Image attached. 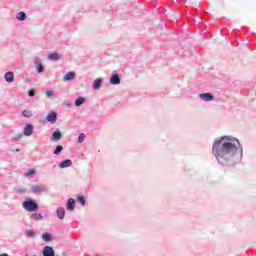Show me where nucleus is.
Here are the masks:
<instances>
[{
    "instance_id": "f257e3e1",
    "label": "nucleus",
    "mask_w": 256,
    "mask_h": 256,
    "mask_svg": "<svg viewBox=\"0 0 256 256\" xmlns=\"http://www.w3.org/2000/svg\"><path fill=\"white\" fill-rule=\"evenodd\" d=\"M212 154L222 167H235L243 159V145L239 139L224 135L214 141Z\"/></svg>"
},
{
    "instance_id": "f03ea898",
    "label": "nucleus",
    "mask_w": 256,
    "mask_h": 256,
    "mask_svg": "<svg viewBox=\"0 0 256 256\" xmlns=\"http://www.w3.org/2000/svg\"><path fill=\"white\" fill-rule=\"evenodd\" d=\"M22 207L26 211L32 212L37 211L39 209V204H37V202L34 199L28 198L23 202Z\"/></svg>"
},
{
    "instance_id": "7ed1b4c3",
    "label": "nucleus",
    "mask_w": 256,
    "mask_h": 256,
    "mask_svg": "<svg viewBox=\"0 0 256 256\" xmlns=\"http://www.w3.org/2000/svg\"><path fill=\"white\" fill-rule=\"evenodd\" d=\"M199 99H202V101H214L215 96H213V94L209 92H206V93L199 94Z\"/></svg>"
},
{
    "instance_id": "20e7f679",
    "label": "nucleus",
    "mask_w": 256,
    "mask_h": 256,
    "mask_svg": "<svg viewBox=\"0 0 256 256\" xmlns=\"http://www.w3.org/2000/svg\"><path fill=\"white\" fill-rule=\"evenodd\" d=\"M33 193L39 194V193H47V187L40 186V185H33L31 187Z\"/></svg>"
},
{
    "instance_id": "39448f33",
    "label": "nucleus",
    "mask_w": 256,
    "mask_h": 256,
    "mask_svg": "<svg viewBox=\"0 0 256 256\" xmlns=\"http://www.w3.org/2000/svg\"><path fill=\"white\" fill-rule=\"evenodd\" d=\"M43 256H55V250L51 246H45L42 250Z\"/></svg>"
},
{
    "instance_id": "423d86ee",
    "label": "nucleus",
    "mask_w": 256,
    "mask_h": 256,
    "mask_svg": "<svg viewBox=\"0 0 256 256\" xmlns=\"http://www.w3.org/2000/svg\"><path fill=\"white\" fill-rule=\"evenodd\" d=\"M4 79L6 83H13V81H15V73H13V71L6 72Z\"/></svg>"
},
{
    "instance_id": "0eeeda50",
    "label": "nucleus",
    "mask_w": 256,
    "mask_h": 256,
    "mask_svg": "<svg viewBox=\"0 0 256 256\" xmlns=\"http://www.w3.org/2000/svg\"><path fill=\"white\" fill-rule=\"evenodd\" d=\"M33 129L34 127L32 124H26L23 130V135H25V137H31V135H33Z\"/></svg>"
},
{
    "instance_id": "6e6552de",
    "label": "nucleus",
    "mask_w": 256,
    "mask_h": 256,
    "mask_svg": "<svg viewBox=\"0 0 256 256\" xmlns=\"http://www.w3.org/2000/svg\"><path fill=\"white\" fill-rule=\"evenodd\" d=\"M121 84V77L119 74H112L110 77V85H120Z\"/></svg>"
},
{
    "instance_id": "1a4fd4ad",
    "label": "nucleus",
    "mask_w": 256,
    "mask_h": 256,
    "mask_svg": "<svg viewBox=\"0 0 256 256\" xmlns=\"http://www.w3.org/2000/svg\"><path fill=\"white\" fill-rule=\"evenodd\" d=\"M67 211H75V199L69 198L66 203Z\"/></svg>"
},
{
    "instance_id": "9d476101",
    "label": "nucleus",
    "mask_w": 256,
    "mask_h": 256,
    "mask_svg": "<svg viewBox=\"0 0 256 256\" xmlns=\"http://www.w3.org/2000/svg\"><path fill=\"white\" fill-rule=\"evenodd\" d=\"M46 121H48V123H56L57 122V113L50 112L46 117Z\"/></svg>"
},
{
    "instance_id": "9b49d317",
    "label": "nucleus",
    "mask_w": 256,
    "mask_h": 256,
    "mask_svg": "<svg viewBox=\"0 0 256 256\" xmlns=\"http://www.w3.org/2000/svg\"><path fill=\"white\" fill-rule=\"evenodd\" d=\"M71 165H73V161H71V159H66V160L60 162L58 167L60 169H67V167H71Z\"/></svg>"
},
{
    "instance_id": "f8f14e48",
    "label": "nucleus",
    "mask_w": 256,
    "mask_h": 256,
    "mask_svg": "<svg viewBox=\"0 0 256 256\" xmlns=\"http://www.w3.org/2000/svg\"><path fill=\"white\" fill-rule=\"evenodd\" d=\"M102 83H103V79H101V78H96V79L94 80V82H93V89H94L95 91L101 89Z\"/></svg>"
},
{
    "instance_id": "ddd939ff",
    "label": "nucleus",
    "mask_w": 256,
    "mask_h": 256,
    "mask_svg": "<svg viewBox=\"0 0 256 256\" xmlns=\"http://www.w3.org/2000/svg\"><path fill=\"white\" fill-rule=\"evenodd\" d=\"M63 137V134H61V131H54L51 136V141H59Z\"/></svg>"
},
{
    "instance_id": "4468645a",
    "label": "nucleus",
    "mask_w": 256,
    "mask_h": 256,
    "mask_svg": "<svg viewBox=\"0 0 256 256\" xmlns=\"http://www.w3.org/2000/svg\"><path fill=\"white\" fill-rule=\"evenodd\" d=\"M34 65L37 73H43L45 71V66H43V63L36 61L34 62Z\"/></svg>"
},
{
    "instance_id": "2eb2a0df",
    "label": "nucleus",
    "mask_w": 256,
    "mask_h": 256,
    "mask_svg": "<svg viewBox=\"0 0 256 256\" xmlns=\"http://www.w3.org/2000/svg\"><path fill=\"white\" fill-rule=\"evenodd\" d=\"M56 215H57L58 219H65V208H63V207L57 208Z\"/></svg>"
},
{
    "instance_id": "dca6fc26",
    "label": "nucleus",
    "mask_w": 256,
    "mask_h": 256,
    "mask_svg": "<svg viewBox=\"0 0 256 256\" xmlns=\"http://www.w3.org/2000/svg\"><path fill=\"white\" fill-rule=\"evenodd\" d=\"M64 81H73V79H75V73L74 72H67L64 77H63Z\"/></svg>"
},
{
    "instance_id": "f3484780",
    "label": "nucleus",
    "mask_w": 256,
    "mask_h": 256,
    "mask_svg": "<svg viewBox=\"0 0 256 256\" xmlns=\"http://www.w3.org/2000/svg\"><path fill=\"white\" fill-rule=\"evenodd\" d=\"M76 201L80 203L81 207H85V204L87 203V199H85V196L83 195L77 196Z\"/></svg>"
},
{
    "instance_id": "a211bd4d",
    "label": "nucleus",
    "mask_w": 256,
    "mask_h": 256,
    "mask_svg": "<svg viewBox=\"0 0 256 256\" xmlns=\"http://www.w3.org/2000/svg\"><path fill=\"white\" fill-rule=\"evenodd\" d=\"M16 19L18 21H25V19H27V14L24 11H21L16 15Z\"/></svg>"
},
{
    "instance_id": "6ab92c4d",
    "label": "nucleus",
    "mask_w": 256,
    "mask_h": 256,
    "mask_svg": "<svg viewBox=\"0 0 256 256\" xmlns=\"http://www.w3.org/2000/svg\"><path fill=\"white\" fill-rule=\"evenodd\" d=\"M85 103V98L83 96L78 97L75 100V107H81Z\"/></svg>"
},
{
    "instance_id": "aec40b11",
    "label": "nucleus",
    "mask_w": 256,
    "mask_h": 256,
    "mask_svg": "<svg viewBox=\"0 0 256 256\" xmlns=\"http://www.w3.org/2000/svg\"><path fill=\"white\" fill-rule=\"evenodd\" d=\"M15 193H18L19 195H25L27 193V188L24 187H16L14 189Z\"/></svg>"
},
{
    "instance_id": "412c9836",
    "label": "nucleus",
    "mask_w": 256,
    "mask_h": 256,
    "mask_svg": "<svg viewBox=\"0 0 256 256\" xmlns=\"http://www.w3.org/2000/svg\"><path fill=\"white\" fill-rule=\"evenodd\" d=\"M42 239L43 241H46L47 243H49V241H53V236H51V234L49 233H43Z\"/></svg>"
},
{
    "instance_id": "4be33fe9",
    "label": "nucleus",
    "mask_w": 256,
    "mask_h": 256,
    "mask_svg": "<svg viewBox=\"0 0 256 256\" xmlns=\"http://www.w3.org/2000/svg\"><path fill=\"white\" fill-rule=\"evenodd\" d=\"M30 219H33L34 221H41V219H43V214H31Z\"/></svg>"
},
{
    "instance_id": "5701e85b",
    "label": "nucleus",
    "mask_w": 256,
    "mask_h": 256,
    "mask_svg": "<svg viewBox=\"0 0 256 256\" xmlns=\"http://www.w3.org/2000/svg\"><path fill=\"white\" fill-rule=\"evenodd\" d=\"M50 61H59V55L57 53H51L48 55Z\"/></svg>"
},
{
    "instance_id": "b1692460",
    "label": "nucleus",
    "mask_w": 256,
    "mask_h": 256,
    "mask_svg": "<svg viewBox=\"0 0 256 256\" xmlns=\"http://www.w3.org/2000/svg\"><path fill=\"white\" fill-rule=\"evenodd\" d=\"M22 115H23V117H26L27 119H29L30 117H33V113L29 110H23Z\"/></svg>"
},
{
    "instance_id": "393cba45",
    "label": "nucleus",
    "mask_w": 256,
    "mask_h": 256,
    "mask_svg": "<svg viewBox=\"0 0 256 256\" xmlns=\"http://www.w3.org/2000/svg\"><path fill=\"white\" fill-rule=\"evenodd\" d=\"M36 173L37 171H35V169H30L24 175L25 177H33V175H35Z\"/></svg>"
},
{
    "instance_id": "a878e982",
    "label": "nucleus",
    "mask_w": 256,
    "mask_h": 256,
    "mask_svg": "<svg viewBox=\"0 0 256 256\" xmlns=\"http://www.w3.org/2000/svg\"><path fill=\"white\" fill-rule=\"evenodd\" d=\"M61 151H63V147L61 145H57L54 149V155H60Z\"/></svg>"
},
{
    "instance_id": "bb28decb",
    "label": "nucleus",
    "mask_w": 256,
    "mask_h": 256,
    "mask_svg": "<svg viewBox=\"0 0 256 256\" xmlns=\"http://www.w3.org/2000/svg\"><path fill=\"white\" fill-rule=\"evenodd\" d=\"M25 235H27V237H30V239H33V237H35V231H33V230H26L25 231Z\"/></svg>"
},
{
    "instance_id": "cd10ccee",
    "label": "nucleus",
    "mask_w": 256,
    "mask_h": 256,
    "mask_svg": "<svg viewBox=\"0 0 256 256\" xmlns=\"http://www.w3.org/2000/svg\"><path fill=\"white\" fill-rule=\"evenodd\" d=\"M85 141V134L80 133L78 136V143H83Z\"/></svg>"
},
{
    "instance_id": "c85d7f7f",
    "label": "nucleus",
    "mask_w": 256,
    "mask_h": 256,
    "mask_svg": "<svg viewBox=\"0 0 256 256\" xmlns=\"http://www.w3.org/2000/svg\"><path fill=\"white\" fill-rule=\"evenodd\" d=\"M45 94H46V97L50 98V97H53V95H55V92H53V90H47Z\"/></svg>"
},
{
    "instance_id": "c756f323",
    "label": "nucleus",
    "mask_w": 256,
    "mask_h": 256,
    "mask_svg": "<svg viewBox=\"0 0 256 256\" xmlns=\"http://www.w3.org/2000/svg\"><path fill=\"white\" fill-rule=\"evenodd\" d=\"M35 95V90L34 89H30L29 91H28V96L29 97H33Z\"/></svg>"
},
{
    "instance_id": "7c9ffc66",
    "label": "nucleus",
    "mask_w": 256,
    "mask_h": 256,
    "mask_svg": "<svg viewBox=\"0 0 256 256\" xmlns=\"http://www.w3.org/2000/svg\"><path fill=\"white\" fill-rule=\"evenodd\" d=\"M0 256H9V254H7V253H2V254H0Z\"/></svg>"
},
{
    "instance_id": "2f4dec72",
    "label": "nucleus",
    "mask_w": 256,
    "mask_h": 256,
    "mask_svg": "<svg viewBox=\"0 0 256 256\" xmlns=\"http://www.w3.org/2000/svg\"><path fill=\"white\" fill-rule=\"evenodd\" d=\"M15 153H19L21 150L19 148H17L16 150H14Z\"/></svg>"
}]
</instances>
